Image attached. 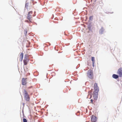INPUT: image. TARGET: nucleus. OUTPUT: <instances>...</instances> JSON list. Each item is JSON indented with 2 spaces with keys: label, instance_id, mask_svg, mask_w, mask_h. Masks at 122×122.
<instances>
[{
  "label": "nucleus",
  "instance_id": "f257e3e1",
  "mask_svg": "<svg viewBox=\"0 0 122 122\" xmlns=\"http://www.w3.org/2000/svg\"><path fill=\"white\" fill-rule=\"evenodd\" d=\"M32 11H31L28 12L27 16V19L29 20V21L30 22H31V20H32V18L33 16H34L35 15L34 14L32 16Z\"/></svg>",
  "mask_w": 122,
  "mask_h": 122
},
{
  "label": "nucleus",
  "instance_id": "f03ea898",
  "mask_svg": "<svg viewBox=\"0 0 122 122\" xmlns=\"http://www.w3.org/2000/svg\"><path fill=\"white\" fill-rule=\"evenodd\" d=\"M25 99L27 101L30 100V97L28 94L25 90H24L23 92Z\"/></svg>",
  "mask_w": 122,
  "mask_h": 122
},
{
  "label": "nucleus",
  "instance_id": "7ed1b4c3",
  "mask_svg": "<svg viewBox=\"0 0 122 122\" xmlns=\"http://www.w3.org/2000/svg\"><path fill=\"white\" fill-rule=\"evenodd\" d=\"M87 76L90 79L93 78V71L91 69L89 70L87 72Z\"/></svg>",
  "mask_w": 122,
  "mask_h": 122
},
{
  "label": "nucleus",
  "instance_id": "20e7f679",
  "mask_svg": "<svg viewBox=\"0 0 122 122\" xmlns=\"http://www.w3.org/2000/svg\"><path fill=\"white\" fill-rule=\"evenodd\" d=\"M98 91H94L93 96L94 100H96L97 99Z\"/></svg>",
  "mask_w": 122,
  "mask_h": 122
},
{
  "label": "nucleus",
  "instance_id": "39448f33",
  "mask_svg": "<svg viewBox=\"0 0 122 122\" xmlns=\"http://www.w3.org/2000/svg\"><path fill=\"white\" fill-rule=\"evenodd\" d=\"M117 73L120 77H122V68L120 67L119 68L117 71Z\"/></svg>",
  "mask_w": 122,
  "mask_h": 122
},
{
  "label": "nucleus",
  "instance_id": "423d86ee",
  "mask_svg": "<svg viewBox=\"0 0 122 122\" xmlns=\"http://www.w3.org/2000/svg\"><path fill=\"white\" fill-rule=\"evenodd\" d=\"M91 122H96L97 118L94 115H92L91 116Z\"/></svg>",
  "mask_w": 122,
  "mask_h": 122
},
{
  "label": "nucleus",
  "instance_id": "0eeeda50",
  "mask_svg": "<svg viewBox=\"0 0 122 122\" xmlns=\"http://www.w3.org/2000/svg\"><path fill=\"white\" fill-rule=\"evenodd\" d=\"M27 78H23L22 79L21 84L23 85H25L27 84Z\"/></svg>",
  "mask_w": 122,
  "mask_h": 122
},
{
  "label": "nucleus",
  "instance_id": "6e6552de",
  "mask_svg": "<svg viewBox=\"0 0 122 122\" xmlns=\"http://www.w3.org/2000/svg\"><path fill=\"white\" fill-rule=\"evenodd\" d=\"M23 57V53L22 52L19 55V57H18V59H19V61H22Z\"/></svg>",
  "mask_w": 122,
  "mask_h": 122
},
{
  "label": "nucleus",
  "instance_id": "1a4fd4ad",
  "mask_svg": "<svg viewBox=\"0 0 122 122\" xmlns=\"http://www.w3.org/2000/svg\"><path fill=\"white\" fill-rule=\"evenodd\" d=\"M94 90L99 91L98 87L97 86V84L96 83L94 84Z\"/></svg>",
  "mask_w": 122,
  "mask_h": 122
},
{
  "label": "nucleus",
  "instance_id": "9d476101",
  "mask_svg": "<svg viewBox=\"0 0 122 122\" xmlns=\"http://www.w3.org/2000/svg\"><path fill=\"white\" fill-rule=\"evenodd\" d=\"M29 61V60L26 58H25V59L23 60V62L24 65H26Z\"/></svg>",
  "mask_w": 122,
  "mask_h": 122
},
{
  "label": "nucleus",
  "instance_id": "9b49d317",
  "mask_svg": "<svg viewBox=\"0 0 122 122\" xmlns=\"http://www.w3.org/2000/svg\"><path fill=\"white\" fill-rule=\"evenodd\" d=\"M112 77L114 78L117 79L118 78L119 76L117 75L113 74L112 75Z\"/></svg>",
  "mask_w": 122,
  "mask_h": 122
},
{
  "label": "nucleus",
  "instance_id": "f8f14e48",
  "mask_svg": "<svg viewBox=\"0 0 122 122\" xmlns=\"http://www.w3.org/2000/svg\"><path fill=\"white\" fill-rule=\"evenodd\" d=\"M29 4L28 3H26L25 4V7L27 10H29L30 9L29 8Z\"/></svg>",
  "mask_w": 122,
  "mask_h": 122
},
{
  "label": "nucleus",
  "instance_id": "ddd939ff",
  "mask_svg": "<svg viewBox=\"0 0 122 122\" xmlns=\"http://www.w3.org/2000/svg\"><path fill=\"white\" fill-rule=\"evenodd\" d=\"M92 62L93 65L95 63V58L94 57H92Z\"/></svg>",
  "mask_w": 122,
  "mask_h": 122
},
{
  "label": "nucleus",
  "instance_id": "4468645a",
  "mask_svg": "<svg viewBox=\"0 0 122 122\" xmlns=\"http://www.w3.org/2000/svg\"><path fill=\"white\" fill-rule=\"evenodd\" d=\"M96 101V100H94H94H93L92 99H91L90 100V102L94 104Z\"/></svg>",
  "mask_w": 122,
  "mask_h": 122
},
{
  "label": "nucleus",
  "instance_id": "2eb2a0df",
  "mask_svg": "<svg viewBox=\"0 0 122 122\" xmlns=\"http://www.w3.org/2000/svg\"><path fill=\"white\" fill-rule=\"evenodd\" d=\"M23 122H27V120L23 118Z\"/></svg>",
  "mask_w": 122,
  "mask_h": 122
},
{
  "label": "nucleus",
  "instance_id": "dca6fc26",
  "mask_svg": "<svg viewBox=\"0 0 122 122\" xmlns=\"http://www.w3.org/2000/svg\"><path fill=\"white\" fill-rule=\"evenodd\" d=\"M93 17L92 16H91L89 17V19L91 20L92 18Z\"/></svg>",
  "mask_w": 122,
  "mask_h": 122
},
{
  "label": "nucleus",
  "instance_id": "f3484780",
  "mask_svg": "<svg viewBox=\"0 0 122 122\" xmlns=\"http://www.w3.org/2000/svg\"><path fill=\"white\" fill-rule=\"evenodd\" d=\"M25 21L27 22H28V20H25Z\"/></svg>",
  "mask_w": 122,
  "mask_h": 122
},
{
  "label": "nucleus",
  "instance_id": "a211bd4d",
  "mask_svg": "<svg viewBox=\"0 0 122 122\" xmlns=\"http://www.w3.org/2000/svg\"><path fill=\"white\" fill-rule=\"evenodd\" d=\"M91 97H92V95H90V98H91Z\"/></svg>",
  "mask_w": 122,
  "mask_h": 122
},
{
  "label": "nucleus",
  "instance_id": "6ab92c4d",
  "mask_svg": "<svg viewBox=\"0 0 122 122\" xmlns=\"http://www.w3.org/2000/svg\"><path fill=\"white\" fill-rule=\"evenodd\" d=\"M32 0V1H33V0Z\"/></svg>",
  "mask_w": 122,
  "mask_h": 122
}]
</instances>
